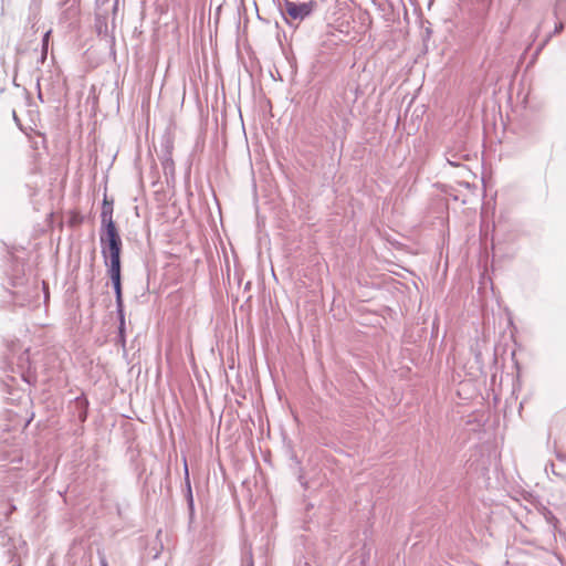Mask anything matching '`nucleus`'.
Listing matches in <instances>:
<instances>
[{
    "instance_id": "obj_1",
    "label": "nucleus",
    "mask_w": 566,
    "mask_h": 566,
    "mask_svg": "<svg viewBox=\"0 0 566 566\" xmlns=\"http://www.w3.org/2000/svg\"><path fill=\"white\" fill-rule=\"evenodd\" d=\"M103 229L99 233L102 255L105 265L111 268L120 266L122 239L112 217L103 213Z\"/></svg>"
},
{
    "instance_id": "obj_2",
    "label": "nucleus",
    "mask_w": 566,
    "mask_h": 566,
    "mask_svg": "<svg viewBox=\"0 0 566 566\" xmlns=\"http://www.w3.org/2000/svg\"><path fill=\"white\" fill-rule=\"evenodd\" d=\"M315 7V1L293 2L286 0L283 10L291 19L302 21L313 12Z\"/></svg>"
},
{
    "instance_id": "obj_3",
    "label": "nucleus",
    "mask_w": 566,
    "mask_h": 566,
    "mask_svg": "<svg viewBox=\"0 0 566 566\" xmlns=\"http://www.w3.org/2000/svg\"><path fill=\"white\" fill-rule=\"evenodd\" d=\"M107 273L114 286L116 294V303L118 307L122 306V284H120V266L107 269Z\"/></svg>"
},
{
    "instance_id": "obj_4",
    "label": "nucleus",
    "mask_w": 566,
    "mask_h": 566,
    "mask_svg": "<svg viewBox=\"0 0 566 566\" xmlns=\"http://www.w3.org/2000/svg\"><path fill=\"white\" fill-rule=\"evenodd\" d=\"M446 158L450 166L459 167V166H461V161L463 159L468 158V155H462V154L453 153L452 150H448L446 153Z\"/></svg>"
},
{
    "instance_id": "obj_5",
    "label": "nucleus",
    "mask_w": 566,
    "mask_h": 566,
    "mask_svg": "<svg viewBox=\"0 0 566 566\" xmlns=\"http://www.w3.org/2000/svg\"><path fill=\"white\" fill-rule=\"evenodd\" d=\"M49 36H50V31H48V32L44 34V38H43V46H44V48L48 45Z\"/></svg>"
},
{
    "instance_id": "obj_6",
    "label": "nucleus",
    "mask_w": 566,
    "mask_h": 566,
    "mask_svg": "<svg viewBox=\"0 0 566 566\" xmlns=\"http://www.w3.org/2000/svg\"><path fill=\"white\" fill-rule=\"evenodd\" d=\"M564 28V24L560 22L555 27L554 33H559Z\"/></svg>"
},
{
    "instance_id": "obj_7",
    "label": "nucleus",
    "mask_w": 566,
    "mask_h": 566,
    "mask_svg": "<svg viewBox=\"0 0 566 566\" xmlns=\"http://www.w3.org/2000/svg\"><path fill=\"white\" fill-rule=\"evenodd\" d=\"M23 378H24V380H25L27 382L31 384L32 378H31V376H30V375H23Z\"/></svg>"
},
{
    "instance_id": "obj_8",
    "label": "nucleus",
    "mask_w": 566,
    "mask_h": 566,
    "mask_svg": "<svg viewBox=\"0 0 566 566\" xmlns=\"http://www.w3.org/2000/svg\"><path fill=\"white\" fill-rule=\"evenodd\" d=\"M244 566H253L252 557H249Z\"/></svg>"
},
{
    "instance_id": "obj_9",
    "label": "nucleus",
    "mask_w": 566,
    "mask_h": 566,
    "mask_svg": "<svg viewBox=\"0 0 566 566\" xmlns=\"http://www.w3.org/2000/svg\"><path fill=\"white\" fill-rule=\"evenodd\" d=\"M101 566H108L107 562L105 559L102 560Z\"/></svg>"
}]
</instances>
